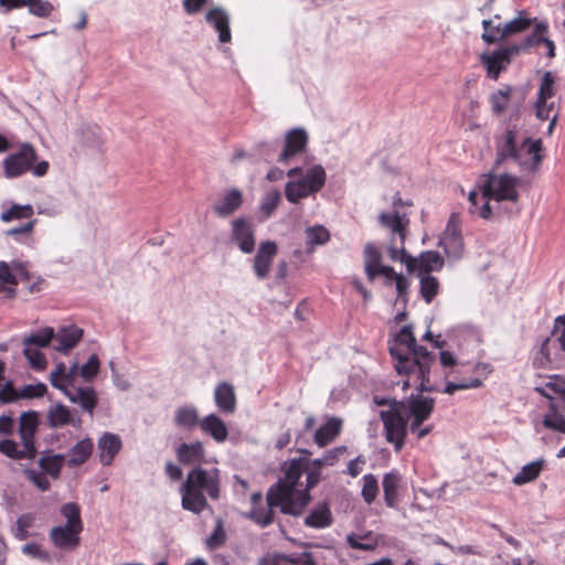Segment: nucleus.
Returning a JSON list of instances; mask_svg holds the SVG:
<instances>
[{
    "label": "nucleus",
    "instance_id": "nucleus-1",
    "mask_svg": "<svg viewBox=\"0 0 565 565\" xmlns=\"http://www.w3.org/2000/svg\"><path fill=\"white\" fill-rule=\"evenodd\" d=\"M395 343L397 345L390 348V354L396 372L401 375H416L420 391L437 392L438 387L429 379L435 355L425 347L417 344L411 324L402 327L395 335Z\"/></svg>",
    "mask_w": 565,
    "mask_h": 565
},
{
    "label": "nucleus",
    "instance_id": "nucleus-2",
    "mask_svg": "<svg viewBox=\"0 0 565 565\" xmlns=\"http://www.w3.org/2000/svg\"><path fill=\"white\" fill-rule=\"evenodd\" d=\"M306 467V458H295L284 465V477L273 484L266 495L270 505H279L281 513L299 516L311 500L308 490H296Z\"/></svg>",
    "mask_w": 565,
    "mask_h": 565
},
{
    "label": "nucleus",
    "instance_id": "nucleus-3",
    "mask_svg": "<svg viewBox=\"0 0 565 565\" xmlns=\"http://www.w3.org/2000/svg\"><path fill=\"white\" fill-rule=\"evenodd\" d=\"M518 185L519 179L508 173L482 174L477 182L478 191L469 192V212L483 220H490L492 217L490 202H516Z\"/></svg>",
    "mask_w": 565,
    "mask_h": 565
},
{
    "label": "nucleus",
    "instance_id": "nucleus-4",
    "mask_svg": "<svg viewBox=\"0 0 565 565\" xmlns=\"http://www.w3.org/2000/svg\"><path fill=\"white\" fill-rule=\"evenodd\" d=\"M182 508L201 513L209 508L205 493L213 500L220 497V471L217 469H192L180 488Z\"/></svg>",
    "mask_w": 565,
    "mask_h": 565
},
{
    "label": "nucleus",
    "instance_id": "nucleus-5",
    "mask_svg": "<svg viewBox=\"0 0 565 565\" xmlns=\"http://www.w3.org/2000/svg\"><path fill=\"white\" fill-rule=\"evenodd\" d=\"M286 174L290 180L285 184V196L292 204L318 193L327 181V173L321 164H315L306 172L303 168L295 167Z\"/></svg>",
    "mask_w": 565,
    "mask_h": 565
},
{
    "label": "nucleus",
    "instance_id": "nucleus-6",
    "mask_svg": "<svg viewBox=\"0 0 565 565\" xmlns=\"http://www.w3.org/2000/svg\"><path fill=\"white\" fill-rule=\"evenodd\" d=\"M497 150L498 163L507 159H514L520 164H526L527 160H523V156L530 157L529 160L533 168H536L542 161V141L540 139L525 138L521 146L518 147L515 132L512 130L505 131L498 141Z\"/></svg>",
    "mask_w": 565,
    "mask_h": 565
},
{
    "label": "nucleus",
    "instance_id": "nucleus-7",
    "mask_svg": "<svg viewBox=\"0 0 565 565\" xmlns=\"http://www.w3.org/2000/svg\"><path fill=\"white\" fill-rule=\"evenodd\" d=\"M394 405L399 407L407 420H409V430L416 434L417 438L426 437L433 429L431 425L422 427L427 420L435 407V399L420 394H412L406 401L394 399Z\"/></svg>",
    "mask_w": 565,
    "mask_h": 565
},
{
    "label": "nucleus",
    "instance_id": "nucleus-8",
    "mask_svg": "<svg viewBox=\"0 0 565 565\" xmlns=\"http://www.w3.org/2000/svg\"><path fill=\"white\" fill-rule=\"evenodd\" d=\"M38 156L33 146L23 143L3 160V170L7 178H18L28 171L35 177H44L49 171V162L36 161Z\"/></svg>",
    "mask_w": 565,
    "mask_h": 565
},
{
    "label": "nucleus",
    "instance_id": "nucleus-9",
    "mask_svg": "<svg viewBox=\"0 0 565 565\" xmlns=\"http://www.w3.org/2000/svg\"><path fill=\"white\" fill-rule=\"evenodd\" d=\"M380 417L383 422L387 443L392 444L396 451H399L405 444L407 418L402 409L394 405V402L391 408L380 412Z\"/></svg>",
    "mask_w": 565,
    "mask_h": 565
},
{
    "label": "nucleus",
    "instance_id": "nucleus-10",
    "mask_svg": "<svg viewBox=\"0 0 565 565\" xmlns=\"http://www.w3.org/2000/svg\"><path fill=\"white\" fill-rule=\"evenodd\" d=\"M439 246L444 248L449 258L459 259L463 253V239L461 235L460 217L452 213L448 220L447 226L439 241Z\"/></svg>",
    "mask_w": 565,
    "mask_h": 565
},
{
    "label": "nucleus",
    "instance_id": "nucleus-11",
    "mask_svg": "<svg viewBox=\"0 0 565 565\" xmlns=\"http://www.w3.org/2000/svg\"><path fill=\"white\" fill-rule=\"evenodd\" d=\"M231 238L244 254H250L255 249V226L245 217H238L231 223Z\"/></svg>",
    "mask_w": 565,
    "mask_h": 565
},
{
    "label": "nucleus",
    "instance_id": "nucleus-12",
    "mask_svg": "<svg viewBox=\"0 0 565 565\" xmlns=\"http://www.w3.org/2000/svg\"><path fill=\"white\" fill-rule=\"evenodd\" d=\"M519 52L518 46L500 49L491 53L481 55V63L487 68V74L492 79H498L500 73L504 71L511 62V55Z\"/></svg>",
    "mask_w": 565,
    "mask_h": 565
},
{
    "label": "nucleus",
    "instance_id": "nucleus-13",
    "mask_svg": "<svg viewBox=\"0 0 565 565\" xmlns=\"http://www.w3.org/2000/svg\"><path fill=\"white\" fill-rule=\"evenodd\" d=\"M308 140V134L302 128H294L286 132L285 146L279 153L277 161L282 164L288 163L294 157L306 150Z\"/></svg>",
    "mask_w": 565,
    "mask_h": 565
},
{
    "label": "nucleus",
    "instance_id": "nucleus-14",
    "mask_svg": "<svg viewBox=\"0 0 565 565\" xmlns=\"http://www.w3.org/2000/svg\"><path fill=\"white\" fill-rule=\"evenodd\" d=\"M277 254L278 246L274 241L260 242L253 258V270L258 279L263 280L269 275Z\"/></svg>",
    "mask_w": 565,
    "mask_h": 565
},
{
    "label": "nucleus",
    "instance_id": "nucleus-15",
    "mask_svg": "<svg viewBox=\"0 0 565 565\" xmlns=\"http://www.w3.org/2000/svg\"><path fill=\"white\" fill-rule=\"evenodd\" d=\"M83 530L68 525H57L50 530L49 537L52 544L62 551H73L81 543L79 534Z\"/></svg>",
    "mask_w": 565,
    "mask_h": 565
},
{
    "label": "nucleus",
    "instance_id": "nucleus-16",
    "mask_svg": "<svg viewBox=\"0 0 565 565\" xmlns=\"http://www.w3.org/2000/svg\"><path fill=\"white\" fill-rule=\"evenodd\" d=\"M205 20L218 33L221 43L231 42L230 15L224 9H210L205 14Z\"/></svg>",
    "mask_w": 565,
    "mask_h": 565
},
{
    "label": "nucleus",
    "instance_id": "nucleus-17",
    "mask_svg": "<svg viewBox=\"0 0 565 565\" xmlns=\"http://www.w3.org/2000/svg\"><path fill=\"white\" fill-rule=\"evenodd\" d=\"M121 446L122 443L118 435L113 433H104L97 441L99 460L102 465H111L115 456L120 451Z\"/></svg>",
    "mask_w": 565,
    "mask_h": 565
},
{
    "label": "nucleus",
    "instance_id": "nucleus-18",
    "mask_svg": "<svg viewBox=\"0 0 565 565\" xmlns=\"http://www.w3.org/2000/svg\"><path fill=\"white\" fill-rule=\"evenodd\" d=\"M243 204V193L241 190L233 188L226 192L213 205V212L218 217H228L234 214Z\"/></svg>",
    "mask_w": 565,
    "mask_h": 565
},
{
    "label": "nucleus",
    "instance_id": "nucleus-19",
    "mask_svg": "<svg viewBox=\"0 0 565 565\" xmlns=\"http://www.w3.org/2000/svg\"><path fill=\"white\" fill-rule=\"evenodd\" d=\"M214 401L217 408L224 414H233L236 411V394L234 386L222 382L214 390Z\"/></svg>",
    "mask_w": 565,
    "mask_h": 565
},
{
    "label": "nucleus",
    "instance_id": "nucleus-20",
    "mask_svg": "<svg viewBox=\"0 0 565 565\" xmlns=\"http://www.w3.org/2000/svg\"><path fill=\"white\" fill-rule=\"evenodd\" d=\"M63 393L72 403L79 404L84 411L88 412L89 414H93V411L97 405V397L94 388L68 386L66 390L63 391Z\"/></svg>",
    "mask_w": 565,
    "mask_h": 565
},
{
    "label": "nucleus",
    "instance_id": "nucleus-21",
    "mask_svg": "<svg viewBox=\"0 0 565 565\" xmlns=\"http://www.w3.org/2000/svg\"><path fill=\"white\" fill-rule=\"evenodd\" d=\"M38 428V418L35 413H23L20 417L19 435L25 449L30 452H36L34 445V435Z\"/></svg>",
    "mask_w": 565,
    "mask_h": 565
},
{
    "label": "nucleus",
    "instance_id": "nucleus-22",
    "mask_svg": "<svg viewBox=\"0 0 565 565\" xmlns=\"http://www.w3.org/2000/svg\"><path fill=\"white\" fill-rule=\"evenodd\" d=\"M203 433L211 436L216 443H224L228 437L226 424L216 414H209L200 422Z\"/></svg>",
    "mask_w": 565,
    "mask_h": 565
},
{
    "label": "nucleus",
    "instance_id": "nucleus-23",
    "mask_svg": "<svg viewBox=\"0 0 565 565\" xmlns=\"http://www.w3.org/2000/svg\"><path fill=\"white\" fill-rule=\"evenodd\" d=\"M379 222L382 226L391 230L393 234H397L401 239V245L404 244L406 228L409 223L405 214H401L396 210L390 213H381L379 215Z\"/></svg>",
    "mask_w": 565,
    "mask_h": 565
},
{
    "label": "nucleus",
    "instance_id": "nucleus-24",
    "mask_svg": "<svg viewBox=\"0 0 565 565\" xmlns=\"http://www.w3.org/2000/svg\"><path fill=\"white\" fill-rule=\"evenodd\" d=\"M83 337V330L76 326H67L61 328L55 335L54 349L58 352L66 353L74 348Z\"/></svg>",
    "mask_w": 565,
    "mask_h": 565
},
{
    "label": "nucleus",
    "instance_id": "nucleus-25",
    "mask_svg": "<svg viewBox=\"0 0 565 565\" xmlns=\"http://www.w3.org/2000/svg\"><path fill=\"white\" fill-rule=\"evenodd\" d=\"M341 428L342 420L337 417H330L324 425L316 430L313 440L320 448L326 447L339 436Z\"/></svg>",
    "mask_w": 565,
    "mask_h": 565
},
{
    "label": "nucleus",
    "instance_id": "nucleus-26",
    "mask_svg": "<svg viewBox=\"0 0 565 565\" xmlns=\"http://www.w3.org/2000/svg\"><path fill=\"white\" fill-rule=\"evenodd\" d=\"M333 522L332 512L327 502L319 503L305 519V524L312 529H326Z\"/></svg>",
    "mask_w": 565,
    "mask_h": 565
},
{
    "label": "nucleus",
    "instance_id": "nucleus-27",
    "mask_svg": "<svg viewBox=\"0 0 565 565\" xmlns=\"http://www.w3.org/2000/svg\"><path fill=\"white\" fill-rule=\"evenodd\" d=\"M178 460L184 465L195 463L204 458V447L201 441L182 443L177 449Z\"/></svg>",
    "mask_w": 565,
    "mask_h": 565
},
{
    "label": "nucleus",
    "instance_id": "nucleus-28",
    "mask_svg": "<svg viewBox=\"0 0 565 565\" xmlns=\"http://www.w3.org/2000/svg\"><path fill=\"white\" fill-rule=\"evenodd\" d=\"M417 265L418 274L430 275L431 271H439L444 266V258L438 252L428 250L419 255L418 259H415Z\"/></svg>",
    "mask_w": 565,
    "mask_h": 565
},
{
    "label": "nucleus",
    "instance_id": "nucleus-29",
    "mask_svg": "<svg viewBox=\"0 0 565 565\" xmlns=\"http://www.w3.org/2000/svg\"><path fill=\"white\" fill-rule=\"evenodd\" d=\"M382 486L386 505L390 508H396L398 501L399 476L396 472H388L384 475Z\"/></svg>",
    "mask_w": 565,
    "mask_h": 565
},
{
    "label": "nucleus",
    "instance_id": "nucleus-30",
    "mask_svg": "<svg viewBox=\"0 0 565 565\" xmlns=\"http://www.w3.org/2000/svg\"><path fill=\"white\" fill-rule=\"evenodd\" d=\"M94 445L89 438L79 440L70 450L68 459L66 460L70 467H75L84 463L92 455Z\"/></svg>",
    "mask_w": 565,
    "mask_h": 565
},
{
    "label": "nucleus",
    "instance_id": "nucleus-31",
    "mask_svg": "<svg viewBox=\"0 0 565 565\" xmlns=\"http://www.w3.org/2000/svg\"><path fill=\"white\" fill-rule=\"evenodd\" d=\"M381 259L382 255L373 244L370 243L364 247V267L370 281L375 279L376 270L382 266Z\"/></svg>",
    "mask_w": 565,
    "mask_h": 565
},
{
    "label": "nucleus",
    "instance_id": "nucleus-32",
    "mask_svg": "<svg viewBox=\"0 0 565 565\" xmlns=\"http://www.w3.org/2000/svg\"><path fill=\"white\" fill-rule=\"evenodd\" d=\"M174 422L178 426L191 429L196 425L200 426L198 409L192 405H184L179 407L174 414Z\"/></svg>",
    "mask_w": 565,
    "mask_h": 565
},
{
    "label": "nucleus",
    "instance_id": "nucleus-33",
    "mask_svg": "<svg viewBox=\"0 0 565 565\" xmlns=\"http://www.w3.org/2000/svg\"><path fill=\"white\" fill-rule=\"evenodd\" d=\"M544 466V460L539 459L535 461H532L530 463H526L521 468V470L513 477L512 481L516 486H522L525 483H529L533 480H535Z\"/></svg>",
    "mask_w": 565,
    "mask_h": 565
},
{
    "label": "nucleus",
    "instance_id": "nucleus-34",
    "mask_svg": "<svg viewBox=\"0 0 565 565\" xmlns=\"http://www.w3.org/2000/svg\"><path fill=\"white\" fill-rule=\"evenodd\" d=\"M277 505H270L267 502V507L256 505L250 509L249 512L245 513L244 516L246 519H249L255 524L259 525L260 527H266L270 525L274 522V511L273 509Z\"/></svg>",
    "mask_w": 565,
    "mask_h": 565
},
{
    "label": "nucleus",
    "instance_id": "nucleus-35",
    "mask_svg": "<svg viewBox=\"0 0 565 565\" xmlns=\"http://www.w3.org/2000/svg\"><path fill=\"white\" fill-rule=\"evenodd\" d=\"M34 214L33 206L31 204H11L8 210H4L0 214V220L3 223H10L15 220H30Z\"/></svg>",
    "mask_w": 565,
    "mask_h": 565
},
{
    "label": "nucleus",
    "instance_id": "nucleus-36",
    "mask_svg": "<svg viewBox=\"0 0 565 565\" xmlns=\"http://www.w3.org/2000/svg\"><path fill=\"white\" fill-rule=\"evenodd\" d=\"M307 250L311 252L316 246L323 245L330 239L329 231L322 225H316L306 230Z\"/></svg>",
    "mask_w": 565,
    "mask_h": 565
},
{
    "label": "nucleus",
    "instance_id": "nucleus-37",
    "mask_svg": "<svg viewBox=\"0 0 565 565\" xmlns=\"http://www.w3.org/2000/svg\"><path fill=\"white\" fill-rule=\"evenodd\" d=\"M65 461L64 455H47L43 456L39 460V466L42 469V471L46 475H50L53 479H56L60 477L61 469L63 466V462Z\"/></svg>",
    "mask_w": 565,
    "mask_h": 565
},
{
    "label": "nucleus",
    "instance_id": "nucleus-38",
    "mask_svg": "<svg viewBox=\"0 0 565 565\" xmlns=\"http://www.w3.org/2000/svg\"><path fill=\"white\" fill-rule=\"evenodd\" d=\"M0 451L13 459H32L36 452H30L25 449V444L20 446L18 443L6 439L0 441Z\"/></svg>",
    "mask_w": 565,
    "mask_h": 565
},
{
    "label": "nucleus",
    "instance_id": "nucleus-39",
    "mask_svg": "<svg viewBox=\"0 0 565 565\" xmlns=\"http://www.w3.org/2000/svg\"><path fill=\"white\" fill-rule=\"evenodd\" d=\"M47 420L51 427H62L73 423L71 411L63 404H56L50 408Z\"/></svg>",
    "mask_w": 565,
    "mask_h": 565
},
{
    "label": "nucleus",
    "instance_id": "nucleus-40",
    "mask_svg": "<svg viewBox=\"0 0 565 565\" xmlns=\"http://www.w3.org/2000/svg\"><path fill=\"white\" fill-rule=\"evenodd\" d=\"M419 275V292L423 299L430 303L439 291V281L431 275Z\"/></svg>",
    "mask_w": 565,
    "mask_h": 565
},
{
    "label": "nucleus",
    "instance_id": "nucleus-41",
    "mask_svg": "<svg viewBox=\"0 0 565 565\" xmlns=\"http://www.w3.org/2000/svg\"><path fill=\"white\" fill-rule=\"evenodd\" d=\"M511 93H512V87L509 85H505V86H503V88L498 89L490 95L489 102L491 105V110L494 114L499 115L507 109Z\"/></svg>",
    "mask_w": 565,
    "mask_h": 565
},
{
    "label": "nucleus",
    "instance_id": "nucleus-42",
    "mask_svg": "<svg viewBox=\"0 0 565 565\" xmlns=\"http://www.w3.org/2000/svg\"><path fill=\"white\" fill-rule=\"evenodd\" d=\"M54 338V330L51 327L44 328L35 333H31L23 338V347L45 348Z\"/></svg>",
    "mask_w": 565,
    "mask_h": 565
},
{
    "label": "nucleus",
    "instance_id": "nucleus-43",
    "mask_svg": "<svg viewBox=\"0 0 565 565\" xmlns=\"http://www.w3.org/2000/svg\"><path fill=\"white\" fill-rule=\"evenodd\" d=\"M299 452L303 454L306 457V467H305V470L303 472H306L307 475V478H306V489L305 490H310L312 489L313 487H316L320 479H321V467L320 466H316L312 463V460H310L308 457L311 455V452L307 449H299L298 450Z\"/></svg>",
    "mask_w": 565,
    "mask_h": 565
},
{
    "label": "nucleus",
    "instance_id": "nucleus-44",
    "mask_svg": "<svg viewBox=\"0 0 565 565\" xmlns=\"http://www.w3.org/2000/svg\"><path fill=\"white\" fill-rule=\"evenodd\" d=\"M281 201V194L277 189L270 190L263 196L259 211L264 218H269Z\"/></svg>",
    "mask_w": 565,
    "mask_h": 565
},
{
    "label": "nucleus",
    "instance_id": "nucleus-45",
    "mask_svg": "<svg viewBox=\"0 0 565 565\" xmlns=\"http://www.w3.org/2000/svg\"><path fill=\"white\" fill-rule=\"evenodd\" d=\"M543 425L548 429L565 433V418L553 402L550 403V413L544 416Z\"/></svg>",
    "mask_w": 565,
    "mask_h": 565
},
{
    "label": "nucleus",
    "instance_id": "nucleus-46",
    "mask_svg": "<svg viewBox=\"0 0 565 565\" xmlns=\"http://www.w3.org/2000/svg\"><path fill=\"white\" fill-rule=\"evenodd\" d=\"M82 142L89 148H99L103 143L102 129L97 125H88L82 128Z\"/></svg>",
    "mask_w": 565,
    "mask_h": 565
},
{
    "label": "nucleus",
    "instance_id": "nucleus-47",
    "mask_svg": "<svg viewBox=\"0 0 565 565\" xmlns=\"http://www.w3.org/2000/svg\"><path fill=\"white\" fill-rule=\"evenodd\" d=\"M61 514L66 519L65 525L83 530V522L81 519L79 507L74 502H68L62 505Z\"/></svg>",
    "mask_w": 565,
    "mask_h": 565
},
{
    "label": "nucleus",
    "instance_id": "nucleus-48",
    "mask_svg": "<svg viewBox=\"0 0 565 565\" xmlns=\"http://www.w3.org/2000/svg\"><path fill=\"white\" fill-rule=\"evenodd\" d=\"M555 82L556 77L552 72L543 74L536 102H547L555 95Z\"/></svg>",
    "mask_w": 565,
    "mask_h": 565
},
{
    "label": "nucleus",
    "instance_id": "nucleus-49",
    "mask_svg": "<svg viewBox=\"0 0 565 565\" xmlns=\"http://www.w3.org/2000/svg\"><path fill=\"white\" fill-rule=\"evenodd\" d=\"M362 481V498L367 504H371L379 494L377 479L374 475L367 473L363 476Z\"/></svg>",
    "mask_w": 565,
    "mask_h": 565
},
{
    "label": "nucleus",
    "instance_id": "nucleus-50",
    "mask_svg": "<svg viewBox=\"0 0 565 565\" xmlns=\"http://www.w3.org/2000/svg\"><path fill=\"white\" fill-rule=\"evenodd\" d=\"M531 25V19H529L524 12L520 11L519 15L507 22L502 29H503V36H509L519 32H522L526 30Z\"/></svg>",
    "mask_w": 565,
    "mask_h": 565
},
{
    "label": "nucleus",
    "instance_id": "nucleus-51",
    "mask_svg": "<svg viewBox=\"0 0 565 565\" xmlns=\"http://www.w3.org/2000/svg\"><path fill=\"white\" fill-rule=\"evenodd\" d=\"M345 446L334 447L323 454L321 458H317L312 460V463L316 466L323 467H332L334 466L340 458L347 452Z\"/></svg>",
    "mask_w": 565,
    "mask_h": 565
},
{
    "label": "nucleus",
    "instance_id": "nucleus-52",
    "mask_svg": "<svg viewBox=\"0 0 565 565\" xmlns=\"http://www.w3.org/2000/svg\"><path fill=\"white\" fill-rule=\"evenodd\" d=\"M35 224L36 220H30L21 226L7 230L4 234L13 237L19 243H26L31 238Z\"/></svg>",
    "mask_w": 565,
    "mask_h": 565
},
{
    "label": "nucleus",
    "instance_id": "nucleus-53",
    "mask_svg": "<svg viewBox=\"0 0 565 565\" xmlns=\"http://www.w3.org/2000/svg\"><path fill=\"white\" fill-rule=\"evenodd\" d=\"M50 381L54 387L62 392L71 385V374H67V369L63 363L56 365L51 373Z\"/></svg>",
    "mask_w": 565,
    "mask_h": 565
},
{
    "label": "nucleus",
    "instance_id": "nucleus-54",
    "mask_svg": "<svg viewBox=\"0 0 565 565\" xmlns=\"http://www.w3.org/2000/svg\"><path fill=\"white\" fill-rule=\"evenodd\" d=\"M23 354L29 361L32 369L41 371L46 366V359L36 348L23 347Z\"/></svg>",
    "mask_w": 565,
    "mask_h": 565
},
{
    "label": "nucleus",
    "instance_id": "nucleus-55",
    "mask_svg": "<svg viewBox=\"0 0 565 565\" xmlns=\"http://www.w3.org/2000/svg\"><path fill=\"white\" fill-rule=\"evenodd\" d=\"M278 558H280L284 563L291 565H316L313 556L309 552L279 554Z\"/></svg>",
    "mask_w": 565,
    "mask_h": 565
},
{
    "label": "nucleus",
    "instance_id": "nucleus-56",
    "mask_svg": "<svg viewBox=\"0 0 565 565\" xmlns=\"http://www.w3.org/2000/svg\"><path fill=\"white\" fill-rule=\"evenodd\" d=\"M482 26L484 32L481 38L486 43H494L504 38L502 26L493 25L491 20H483Z\"/></svg>",
    "mask_w": 565,
    "mask_h": 565
},
{
    "label": "nucleus",
    "instance_id": "nucleus-57",
    "mask_svg": "<svg viewBox=\"0 0 565 565\" xmlns=\"http://www.w3.org/2000/svg\"><path fill=\"white\" fill-rule=\"evenodd\" d=\"M26 7L31 14L39 18H47L54 10V6L46 0H29Z\"/></svg>",
    "mask_w": 565,
    "mask_h": 565
},
{
    "label": "nucleus",
    "instance_id": "nucleus-58",
    "mask_svg": "<svg viewBox=\"0 0 565 565\" xmlns=\"http://www.w3.org/2000/svg\"><path fill=\"white\" fill-rule=\"evenodd\" d=\"M482 385V381L480 379H469V380H461L459 382H448L444 388V393L446 394H454L456 391L460 390H469V388H477Z\"/></svg>",
    "mask_w": 565,
    "mask_h": 565
},
{
    "label": "nucleus",
    "instance_id": "nucleus-59",
    "mask_svg": "<svg viewBox=\"0 0 565 565\" xmlns=\"http://www.w3.org/2000/svg\"><path fill=\"white\" fill-rule=\"evenodd\" d=\"M26 479L32 482L39 490L46 491L50 489L51 482L46 475L41 470L26 469L24 470Z\"/></svg>",
    "mask_w": 565,
    "mask_h": 565
},
{
    "label": "nucleus",
    "instance_id": "nucleus-60",
    "mask_svg": "<svg viewBox=\"0 0 565 565\" xmlns=\"http://www.w3.org/2000/svg\"><path fill=\"white\" fill-rule=\"evenodd\" d=\"M99 370V359L96 354H92L87 362L82 365L79 373L85 381L93 380Z\"/></svg>",
    "mask_w": 565,
    "mask_h": 565
},
{
    "label": "nucleus",
    "instance_id": "nucleus-61",
    "mask_svg": "<svg viewBox=\"0 0 565 565\" xmlns=\"http://www.w3.org/2000/svg\"><path fill=\"white\" fill-rule=\"evenodd\" d=\"M22 553L32 558H36L43 562H50L51 555L47 551L43 550L38 543H28L22 546Z\"/></svg>",
    "mask_w": 565,
    "mask_h": 565
},
{
    "label": "nucleus",
    "instance_id": "nucleus-62",
    "mask_svg": "<svg viewBox=\"0 0 565 565\" xmlns=\"http://www.w3.org/2000/svg\"><path fill=\"white\" fill-rule=\"evenodd\" d=\"M46 393V385L43 383L25 385L20 392L17 391L18 398H34L42 397Z\"/></svg>",
    "mask_w": 565,
    "mask_h": 565
},
{
    "label": "nucleus",
    "instance_id": "nucleus-63",
    "mask_svg": "<svg viewBox=\"0 0 565 565\" xmlns=\"http://www.w3.org/2000/svg\"><path fill=\"white\" fill-rule=\"evenodd\" d=\"M225 537H226V535H225V531L222 525V521L217 520V524H216L213 533L206 539V546L210 550H214L224 544Z\"/></svg>",
    "mask_w": 565,
    "mask_h": 565
},
{
    "label": "nucleus",
    "instance_id": "nucleus-64",
    "mask_svg": "<svg viewBox=\"0 0 565 565\" xmlns=\"http://www.w3.org/2000/svg\"><path fill=\"white\" fill-rule=\"evenodd\" d=\"M535 108H536V116L541 120H547L552 117V115L554 113H558L555 109V103L554 102L548 103V100L547 102H536Z\"/></svg>",
    "mask_w": 565,
    "mask_h": 565
}]
</instances>
